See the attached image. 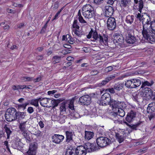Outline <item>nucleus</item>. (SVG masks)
Here are the masks:
<instances>
[{
    "label": "nucleus",
    "mask_w": 155,
    "mask_h": 155,
    "mask_svg": "<svg viewBox=\"0 0 155 155\" xmlns=\"http://www.w3.org/2000/svg\"><path fill=\"white\" fill-rule=\"evenodd\" d=\"M66 108L65 104L63 103L60 107V111L61 112H65L66 111Z\"/></svg>",
    "instance_id": "obj_43"
},
{
    "label": "nucleus",
    "mask_w": 155,
    "mask_h": 155,
    "mask_svg": "<svg viewBox=\"0 0 155 155\" xmlns=\"http://www.w3.org/2000/svg\"><path fill=\"white\" fill-rule=\"evenodd\" d=\"M40 100L39 98L37 99H33L31 100H29L28 102L30 104L37 107L39 105L38 102Z\"/></svg>",
    "instance_id": "obj_22"
},
{
    "label": "nucleus",
    "mask_w": 155,
    "mask_h": 155,
    "mask_svg": "<svg viewBox=\"0 0 155 155\" xmlns=\"http://www.w3.org/2000/svg\"><path fill=\"white\" fill-rule=\"evenodd\" d=\"M21 85L17 86L13 85L12 86V88L13 90H16L21 89Z\"/></svg>",
    "instance_id": "obj_47"
},
{
    "label": "nucleus",
    "mask_w": 155,
    "mask_h": 155,
    "mask_svg": "<svg viewBox=\"0 0 155 155\" xmlns=\"http://www.w3.org/2000/svg\"><path fill=\"white\" fill-rule=\"evenodd\" d=\"M143 3L142 1H140L139 6V11L140 12L136 14L137 18L141 21L143 25V27L146 25V26L152 27L153 29L155 30V21H151L150 16L148 14L143 13L141 14V10L143 8Z\"/></svg>",
    "instance_id": "obj_2"
},
{
    "label": "nucleus",
    "mask_w": 155,
    "mask_h": 155,
    "mask_svg": "<svg viewBox=\"0 0 155 155\" xmlns=\"http://www.w3.org/2000/svg\"><path fill=\"white\" fill-rule=\"evenodd\" d=\"M105 91L106 92L108 91L111 93H114L115 92L114 89L113 88L107 89Z\"/></svg>",
    "instance_id": "obj_52"
},
{
    "label": "nucleus",
    "mask_w": 155,
    "mask_h": 155,
    "mask_svg": "<svg viewBox=\"0 0 155 155\" xmlns=\"http://www.w3.org/2000/svg\"><path fill=\"white\" fill-rule=\"evenodd\" d=\"M21 133L24 137L25 138H28L29 137L28 132L27 130H21Z\"/></svg>",
    "instance_id": "obj_36"
},
{
    "label": "nucleus",
    "mask_w": 155,
    "mask_h": 155,
    "mask_svg": "<svg viewBox=\"0 0 155 155\" xmlns=\"http://www.w3.org/2000/svg\"><path fill=\"white\" fill-rule=\"evenodd\" d=\"M115 78V75H111L109 77H107L103 81L100 85V86L104 85L106 84L109 81L111 80L114 79Z\"/></svg>",
    "instance_id": "obj_21"
},
{
    "label": "nucleus",
    "mask_w": 155,
    "mask_h": 155,
    "mask_svg": "<svg viewBox=\"0 0 155 155\" xmlns=\"http://www.w3.org/2000/svg\"><path fill=\"white\" fill-rule=\"evenodd\" d=\"M67 154H68V155H77V154H76L75 150H71L69 152L68 151Z\"/></svg>",
    "instance_id": "obj_46"
},
{
    "label": "nucleus",
    "mask_w": 155,
    "mask_h": 155,
    "mask_svg": "<svg viewBox=\"0 0 155 155\" xmlns=\"http://www.w3.org/2000/svg\"><path fill=\"white\" fill-rule=\"evenodd\" d=\"M155 104L154 103H152L151 104H149L148 107H147V112H150V110H151V111L152 110V108L153 106L152 105L153 104Z\"/></svg>",
    "instance_id": "obj_45"
},
{
    "label": "nucleus",
    "mask_w": 155,
    "mask_h": 155,
    "mask_svg": "<svg viewBox=\"0 0 155 155\" xmlns=\"http://www.w3.org/2000/svg\"><path fill=\"white\" fill-rule=\"evenodd\" d=\"M41 76H39L38 78H37L36 79H35L33 78V81L34 82H39L41 79Z\"/></svg>",
    "instance_id": "obj_54"
},
{
    "label": "nucleus",
    "mask_w": 155,
    "mask_h": 155,
    "mask_svg": "<svg viewBox=\"0 0 155 155\" xmlns=\"http://www.w3.org/2000/svg\"><path fill=\"white\" fill-rule=\"evenodd\" d=\"M115 1V0H108L107 3L108 4L111 5L114 3V1Z\"/></svg>",
    "instance_id": "obj_61"
},
{
    "label": "nucleus",
    "mask_w": 155,
    "mask_h": 155,
    "mask_svg": "<svg viewBox=\"0 0 155 155\" xmlns=\"http://www.w3.org/2000/svg\"><path fill=\"white\" fill-rule=\"evenodd\" d=\"M33 78L29 77H25L23 78L22 80L25 81H33Z\"/></svg>",
    "instance_id": "obj_48"
},
{
    "label": "nucleus",
    "mask_w": 155,
    "mask_h": 155,
    "mask_svg": "<svg viewBox=\"0 0 155 155\" xmlns=\"http://www.w3.org/2000/svg\"><path fill=\"white\" fill-rule=\"evenodd\" d=\"M87 37L88 38H92L95 40H96L98 38H99V41L102 45H106L108 40L107 37L105 35L103 36L100 35L99 37L97 32L92 30L89 32L88 35L87 36Z\"/></svg>",
    "instance_id": "obj_5"
},
{
    "label": "nucleus",
    "mask_w": 155,
    "mask_h": 155,
    "mask_svg": "<svg viewBox=\"0 0 155 155\" xmlns=\"http://www.w3.org/2000/svg\"><path fill=\"white\" fill-rule=\"evenodd\" d=\"M134 16L132 15H128L126 18V21L127 24H131L134 20Z\"/></svg>",
    "instance_id": "obj_25"
},
{
    "label": "nucleus",
    "mask_w": 155,
    "mask_h": 155,
    "mask_svg": "<svg viewBox=\"0 0 155 155\" xmlns=\"http://www.w3.org/2000/svg\"><path fill=\"white\" fill-rule=\"evenodd\" d=\"M4 128L5 130V131L7 134V138H9L10 135L12 133V131L10 130L9 128L8 127L7 125H5L4 127Z\"/></svg>",
    "instance_id": "obj_35"
},
{
    "label": "nucleus",
    "mask_w": 155,
    "mask_h": 155,
    "mask_svg": "<svg viewBox=\"0 0 155 155\" xmlns=\"http://www.w3.org/2000/svg\"><path fill=\"white\" fill-rule=\"evenodd\" d=\"M68 107L70 110H69L70 112H71V113H74L75 111L74 109V102L73 100H72L70 101Z\"/></svg>",
    "instance_id": "obj_29"
},
{
    "label": "nucleus",
    "mask_w": 155,
    "mask_h": 155,
    "mask_svg": "<svg viewBox=\"0 0 155 155\" xmlns=\"http://www.w3.org/2000/svg\"><path fill=\"white\" fill-rule=\"evenodd\" d=\"M4 137V133L2 130H0V138Z\"/></svg>",
    "instance_id": "obj_62"
},
{
    "label": "nucleus",
    "mask_w": 155,
    "mask_h": 155,
    "mask_svg": "<svg viewBox=\"0 0 155 155\" xmlns=\"http://www.w3.org/2000/svg\"><path fill=\"white\" fill-rule=\"evenodd\" d=\"M77 30L76 29L74 31V33L77 36H79L80 35V32Z\"/></svg>",
    "instance_id": "obj_59"
},
{
    "label": "nucleus",
    "mask_w": 155,
    "mask_h": 155,
    "mask_svg": "<svg viewBox=\"0 0 155 155\" xmlns=\"http://www.w3.org/2000/svg\"><path fill=\"white\" fill-rule=\"evenodd\" d=\"M78 21L77 19L74 20L73 24V27L75 28V29H78L79 28V27L78 25Z\"/></svg>",
    "instance_id": "obj_38"
},
{
    "label": "nucleus",
    "mask_w": 155,
    "mask_h": 155,
    "mask_svg": "<svg viewBox=\"0 0 155 155\" xmlns=\"http://www.w3.org/2000/svg\"><path fill=\"white\" fill-rule=\"evenodd\" d=\"M115 136L116 139H117L118 141L119 142V143H121L123 141L124 137L123 136L121 135H120L119 133H116Z\"/></svg>",
    "instance_id": "obj_30"
},
{
    "label": "nucleus",
    "mask_w": 155,
    "mask_h": 155,
    "mask_svg": "<svg viewBox=\"0 0 155 155\" xmlns=\"http://www.w3.org/2000/svg\"><path fill=\"white\" fill-rule=\"evenodd\" d=\"M40 99L39 100L40 104L42 106L44 107H49V104L51 101V99L49 98H39Z\"/></svg>",
    "instance_id": "obj_14"
},
{
    "label": "nucleus",
    "mask_w": 155,
    "mask_h": 155,
    "mask_svg": "<svg viewBox=\"0 0 155 155\" xmlns=\"http://www.w3.org/2000/svg\"><path fill=\"white\" fill-rule=\"evenodd\" d=\"M133 79L127 80L125 83V86L128 88H134Z\"/></svg>",
    "instance_id": "obj_23"
},
{
    "label": "nucleus",
    "mask_w": 155,
    "mask_h": 155,
    "mask_svg": "<svg viewBox=\"0 0 155 155\" xmlns=\"http://www.w3.org/2000/svg\"><path fill=\"white\" fill-rule=\"evenodd\" d=\"M74 133L72 131H67L66 132L67 141L69 142L72 139V137Z\"/></svg>",
    "instance_id": "obj_26"
},
{
    "label": "nucleus",
    "mask_w": 155,
    "mask_h": 155,
    "mask_svg": "<svg viewBox=\"0 0 155 155\" xmlns=\"http://www.w3.org/2000/svg\"><path fill=\"white\" fill-rule=\"evenodd\" d=\"M112 39L116 45L122 47L124 43V38L122 35L118 33L114 34L113 36Z\"/></svg>",
    "instance_id": "obj_7"
},
{
    "label": "nucleus",
    "mask_w": 155,
    "mask_h": 155,
    "mask_svg": "<svg viewBox=\"0 0 155 155\" xmlns=\"http://www.w3.org/2000/svg\"><path fill=\"white\" fill-rule=\"evenodd\" d=\"M27 111L29 113L31 114L34 112V110L32 107H29L28 108Z\"/></svg>",
    "instance_id": "obj_53"
},
{
    "label": "nucleus",
    "mask_w": 155,
    "mask_h": 155,
    "mask_svg": "<svg viewBox=\"0 0 155 155\" xmlns=\"http://www.w3.org/2000/svg\"><path fill=\"white\" fill-rule=\"evenodd\" d=\"M104 0H94V3L97 5H99L103 2Z\"/></svg>",
    "instance_id": "obj_49"
},
{
    "label": "nucleus",
    "mask_w": 155,
    "mask_h": 155,
    "mask_svg": "<svg viewBox=\"0 0 155 155\" xmlns=\"http://www.w3.org/2000/svg\"><path fill=\"white\" fill-rule=\"evenodd\" d=\"M60 59L61 57L58 56H54L53 58V63L54 64H55L59 62L60 60Z\"/></svg>",
    "instance_id": "obj_42"
},
{
    "label": "nucleus",
    "mask_w": 155,
    "mask_h": 155,
    "mask_svg": "<svg viewBox=\"0 0 155 155\" xmlns=\"http://www.w3.org/2000/svg\"><path fill=\"white\" fill-rule=\"evenodd\" d=\"M82 12L84 17L89 19L93 18L95 16V12L93 7L90 4H86L82 8Z\"/></svg>",
    "instance_id": "obj_4"
},
{
    "label": "nucleus",
    "mask_w": 155,
    "mask_h": 155,
    "mask_svg": "<svg viewBox=\"0 0 155 155\" xmlns=\"http://www.w3.org/2000/svg\"><path fill=\"white\" fill-rule=\"evenodd\" d=\"M105 16L107 17L110 16L113 14L114 9L111 6H106L105 7Z\"/></svg>",
    "instance_id": "obj_15"
},
{
    "label": "nucleus",
    "mask_w": 155,
    "mask_h": 155,
    "mask_svg": "<svg viewBox=\"0 0 155 155\" xmlns=\"http://www.w3.org/2000/svg\"><path fill=\"white\" fill-rule=\"evenodd\" d=\"M84 147H85L86 152H89L94 151L95 149L94 144L91 143H86Z\"/></svg>",
    "instance_id": "obj_16"
},
{
    "label": "nucleus",
    "mask_w": 155,
    "mask_h": 155,
    "mask_svg": "<svg viewBox=\"0 0 155 155\" xmlns=\"http://www.w3.org/2000/svg\"><path fill=\"white\" fill-rule=\"evenodd\" d=\"M136 115L135 112L131 111L130 112L128 113L127 115L126 118L127 121L129 123L131 122L133 120V118L135 117Z\"/></svg>",
    "instance_id": "obj_17"
},
{
    "label": "nucleus",
    "mask_w": 155,
    "mask_h": 155,
    "mask_svg": "<svg viewBox=\"0 0 155 155\" xmlns=\"http://www.w3.org/2000/svg\"><path fill=\"white\" fill-rule=\"evenodd\" d=\"M38 124L41 128H43L44 127V124H43V122L41 120L38 123Z\"/></svg>",
    "instance_id": "obj_57"
},
{
    "label": "nucleus",
    "mask_w": 155,
    "mask_h": 155,
    "mask_svg": "<svg viewBox=\"0 0 155 155\" xmlns=\"http://www.w3.org/2000/svg\"><path fill=\"white\" fill-rule=\"evenodd\" d=\"M67 41L69 44H72L75 43V41L74 39L72 38L69 35H67Z\"/></svg>",
    "instance_id": "obj_31"
},
{
    "label": "nucleus",
    "mask_w": 155,
    "mask_h": 155,
    "mask_svg": "<svg viewBox=\"0 0 155 155\" xmlns=\"http://www.w3.org/2000/svg\"><path fill=\"white\" fill-rule=\"evenodd\" d=\"M10 28V26L8 25H6L3 27V28L5 30H8Z\"/></svg>",
    "instance_id": "obj_64"
},
{
    "label": "nucleus",
    "mask_w": 155,
    "mask_h": 155,
    "mask_svg": "<svg viewBox=\"0 0 155 155\" xmlns=\"http://www.w3.org/2000/svg\"><path fill=\"white\" fill-rule=\"evenodd\" d=\"M117 107L120 108H124L126 107L125 103L124 102H117Z\"/></svg>",
    "instance_id": "obj_40"
},
{
    "label": "nucleus",
    "mask_w": 155,
    "mask_h": 155,
    "mask_svg": "<svg viewBox=\"0 0 155 155\" xmlns=\"http://www.w3.org/2000/svg\"><path fill=\"white\" fill-rule=\"evenodd\" d=\"M43 56L42 55L38 56L36 57V59L38 60H42L43 59Z\"/></svg>",
    "instance_id": "obj_60"
},
{
    "label": "nucleus",
    "mask_w": 155,
    "mask_h": 155,
    "mask_svg": "<svg viewBox=\"0 0 155 155\" xmlns=\"http://www.w3.org/2000/svg\"><path fill=\"white\" fill-rule=\"evenodd\" d=\"M113 67H115L116 66L113 65V66H110L106 68L105 71L107 72L111 71L113 70Z\"/></svg>",
    "instance_id": "obj_50"
},
{
    "label": "nucleus",
    "mask_w": 155,
    "mask_h": 155,
    "mask_svg": "<svg viewBox=\"0 0 155 155\" xmlns=\"http://www.w3.org/2000/svg\"><path fill=\"white\" fill-rule=\"evenodd\" d=\"M24 25L23 23H21L18 25V27L19 28H21L23 27Z\"/></svg>",
    "instance_id": "obj_63"
},
{
    "label": "nucleus",
    "mask_w": 155,
    "mask_h": 155,
    "mask_svg": "<svg viewBox=\"0 0 155 155\" xmlns=\"http://www.w3.org/2000/svg\"><path fill=\"white\" fill-rule=\"evenodd\" d=\"M27 121L21 122L19 125V128L20 130H26V127L27 125Z\"/></svg>",
    "instance_id": "obj_27"
},
{
    "label": "nucleus",
    "mask_w": 155,
    "mask_h": 155,
    "mask_svg": "<svg viewBox=\"0 0 155 155\" xmlns=\"http://www.w3.org/2000/svg\"><path fill=\"white\" fill-rule=\"evenodd\" d=\"M34 134L37 137H41L42 135V132L38 130L35 131Z\"/></svg>",
    "instance_id": "obj_44"
},
{
    "label": "nucleus",
    "mask_w": 155,
    "mask_h": 155,
    "mask_svg": "<svg viewBox=\"0 0 155 155\" xmlns=\"http://www.w3.org/2000/svg\"><path fill=\"white\" fill-rule=\"evenodd\" d=\"M52 141L57 144L59 143L62 142L64 139V137L59 134H54L52 137Z\"/></svg>",
    "instance_id": "obj_11"
},
{
    "label": "nucleus",
    "mask_w": 155,
    "mask_h": 155,
    "mask_svg": "<svg viewBox=\"0 0 155 155\" xmlns=\"http://www.w3.org/2000/svg\"><path fill=\"white\" fill-rule=\"evenodd\" d=\"M17 116V119L20 118H24L25 116V114L23 112H17V114H16Z\"/></svg>",
    "instance_id": "obj_33"
},
{
    "label": "nucleus",
    "mask_w": 155,
    "mask_h": 155,
    "mask_svg": "<svg viewBox=\"0 0 155 155\" xmlns=\"http://www.w3.org/2000/svg\"><path fill=\"white\" fill-rule=\"evenodd\" d=\"M21 89H24V88H28V89H31L30 87H31V86H26L25 85H21Z\"/></svg>",
    "instance_id": "obj_55"
},
{
    "label": "nucleus",
    "mask_w": 155,
    "mask_h": 155,
    "mask_svg": "<svg viewBox=\"0 0 155 155\" xmlns=\"http://www.w3.org/2000/svg\"><path fill=\"white\" fill-rule=\"evenodd\" d=\"M107 27L109 30H112L114 29L116 27L115 19L112 17L109 18L107 21Z\"/></svg>",
    "instance_id": "obj_9"
},
{
    "label": "nucleus",
    "mask_w": 155,
    "mask_h": 155,
    "mask_svg": "<svg viewBox=\"0 0 155 155\" xmlns=\"http://www.w3.org/2000/svg\"><path fill=\"white\" fill-rule=\"evenodd\" d=\"M131 0H121V3L122 5L126 6L129 5Z\"/></svg>",
    "instance_id": "obj_37"
},
{
    "label": "nucleus",
    "mask_w": 155,
    "mask_h": 155,
    "mask_svg": "<svg viewBox=\"0 0 155 155\" xmlns=\"http://www.w3.org/2000/svg\"><path fill=\"white\" fill-rule=\"evenodd\" d=\"M94 136V133L91 131H85L84 138L86 140H89Z\"/></svg>",
    "instance_id": "obj_20"
},
{
    "label": "nucleus",
    "mask_w": 155,
    "mask_h": 155,
    "mask_svg": "<svg viewBox=\"0 0 155 155\" xmlns=\"http://www.w3.org/2000/svg\"><path fill=\"white\" fill-rule=\"evenodd\" d=\"M123 87V84L121 83H118L115 84L114 86V88L116 90L120 91Z\"/></svg>",
    "instance_id": "obj_34"
},
{
    "label": "nucleus",
    "mask_w": 155,
    "mask_h": 155,
    "mask_svg": "<svg viewBox=\"0 0 155 155\" xmlns=\"http://www.w3.org/2000/svg\"><path fill=\"white\" fill-rule=\"evenodd\" d=\"M153 83V81H151L150 82L147 81H145L142 83V87L145 86H150L152 85Z\"/></svg>",
    "instance_id": "obj_39"
},
{
    "label": "nucleus",
    "mask_w": 155,
    "mask_h": 155,
    "mask_svg": "<svg viewBox=\"0 0 155 155\" xmlns=\"http://www.w3.org/2000/svg\"><path fill=\"white\" fill-rule=\"evenodd\" d=\"M75 150L76 154L77 155H85L86 153L85 147L82 146L78 147Z\"/></svg>",
    "instance_id": "obj_13"
},
{
    "label": "nucleus",
    "mask_w": 155,
    "mask_h": 155,
    "mask_svg": "<svg viewBox=\"0 0 155 155\" xmlns=\"http://www.w3.org/2000/svg\"><path fill=\"white\" fill-rule=\"evenodd\" d=\"M151 27L145 26L143 27L142 34L144 38L150 41L154 42L155 40V30Z\"/></svg>",
    "instance_id": "obj_3"
},
{
    "label": "nucleus",
    "mask_w": 155,
    "mask_h": 155,
    "mask_svg": "<svg viewBox=\"0 0 155 155\" xmlns=\"http://www.w3.org/2000/svg\"><path fill=\"white\" fill-rule=\"evenodd\" d=\"M101 103L103 106L109 104L111 109L117 115L123 117L125 115V112L122 109L117 107V101L113 99L111 100L108 93L106 92L103 94L101 98Z\"/></svg>",
    "instance_id": "obj_1"
},
{
    "label": "nucleus",
    "mask_w": 155,
    "mask_h": 155,
    "mask_svg": "<svg viewBox=\"0 0 155 155\" xmlns=\"http://www.w3.org/2000/svg\"><path fill=\"white\" fill-rule=\"evenodd\" d=\"M6 113H7V114L8 113L9 114H11L12 115L16 116V114H17V110L15 108L11 107L7 109Z\"/></svg>",
    "instance_id": "obj_24"
},
{
    "label": "nucleus",
    "mask_w": 155,
    "mask_h": 155,
    "mask_svg": "<svg viewBox=\"0 0 155 155\" xmlns=\"http://www.w3.org/2000/svg\"><path fill=\"white\" fill-rule=\"evenodd\" d=\"M111 118L116 124H120L122 122V121L118 118V115L114 112L112 114Z\"/></svg>",
    "instance_id": "obj_18"
},
{
    "label": "nucleus",
    "mask_w": 155,
    "mask_h": 155,
    "mask_svg": "<svg viewBox=\"0 0 155 155\" xmlns=\"http://www.w3.org/2000/svg\"><path fill=\"white\" fill-rule=\"evenodd\" d=\"M79 102L82 104L88 105L91 102V98L88 95H85L80 98Z\"/></svg>",
    "instance_id": "obj_10"
},
{
    "label": "nucleus",
    "mask_w": 155,
    "mask_h": 155,
    "mask_svg": "<svg viewBox=\"0 0 155 155\" xmlns=\"http://www.w3.org/2000/svg\"><path fill=\"white\" fill-rule=\"evenodd\" d=\"M5 118L7 121H12L17 119V116L12 115L8 113H5Z\"/></svg>",
    "instance_id": "obj_19"
},
{
    "label": "nucleus",
    "mask_w": 155,
    "mask_h": 155,
    "mask_svg": "<svg viewBox=\"0 0 155 155\" xmlns=\"http://www.w3.org/2000/svg\"><path fill=\"white\" fill-rule=\"evenodd\" d=\"M133 84H134V87L136 88L140 85L141 84L140 81L138 79H133Z\"/></svg>",
    "instance_id": "obj_28"
},
{
    "label": "nucleus",
    "mask_w": 155,
    "mask_h": 155,
    "mask_svg": "<svg viewBox=\"0 0 155 155\" xmlns=\"http://www.w3.org/2000/svg\"><path fill=\"white\" fill-rule=\"evenodd\" d=\"M143 96L147 99L152 98L155 100V93H153V91L149 87H145L143 89Z\"/></svg>",
    "instance_id": "obj_8"
},
{
    "label": "nucleus",
    "mask_w": 155,
    "mask_h": 155,
    "mask_svg": "<svg viewBox=\"0 0 155 155\" xmlns=\"http://www.w3.org/2000/svg\"><path fill=\"white\" fill-rule=\"evenodd\" d=\"M82 51L85 52H87L89 51V48L86 47H84L82 48Z\"/></svg>",
    "instance_id": "obj_56"
},
{
    "label": "nucleus",
    "mask_w": 155,
    "mask_h": 155,
    "mask_svg": "<svg viewBox=\"0 0 155 155\" xmlns=\"http://www.w3.org/2000/svg\"><path fill=\"white\" fill-rule=\"evenodd\" d=\"M58 104L55 100H52L51 99V101L49 104V107L51 106L56 107L57 106Z\"/></svg>",
    "instance_id": "obj_41"
},
{
    "label": "nucleus",
    "mask_w": 155,
    "mask_h": 155,
    "mask_svg": "<svg viewBox=\"0 0 155 155\" xmlns=\"http://www.w3.org/2000/svg\"><path fill=\"white\" fill-rule=\"evenodd\" d=\"M129 31L128 30V34L126 35V42L130 44H133L135 43L136 41V37L134 35H133L129 34Z\"/></svg>",
    "instance_id": "obj_12"
},
{
    "label": "nucleus",
    "mask_w": 155,
    "mask_h": 155,
    "mask_svg": "<svg viewBox=\"0 0 155 155\" xmlns=\"http://www.w3.org/2000/svg\"><path fill=\"white\" fill-rule=\"evenodd\" d=\"M97 145L100 147H106L111 143L110 140L107 137H101L96 139Z\"/></svg>",
    "instance_id": "obj_6"
},
{
    "label": "nucleus",
    "mask_w": 155,
    "mask_h": 155,
    "mask_svg": "<svg viewBox=\"0 0 155 155\" xmlns=\"http://www.w3.org/2000/svg\"><path fill=\"white\" fill-rule=\"evenodd\" d=\"M98 71L96 70H94L91 71V74L92 75H95L98 73Z\"/></svg>",
    "instance_id": "obj_58"
},
{
    "label": "nucleus",
    "mask_w": 155,
    "mask_h": 155,
    "mask_svg": "<svg viewBox=\"0 0 155 155\" xmlns=\"http://www.w3.org/2000/svg\"><path fill=\"white\" fill-rule=\"evenodd\" d=\"M78 19L80 22L82 23H87L86 21L84 20L83 17L81 16L80 10H79L78 12Z\"/></svg>",
    "instance_id": "obj_32"
},
{
    "label": "nucleus",
    "mask_w": 155,
    "mask_h": 155,
    "mask_svg": "<svg viewBox=\"0 0 155 155\" xmlns=\"http://www.w3.org/2000/svg\"><path fill=\"white\" fill-rule=\"evenodd\" d=\"M57 91L55 90H53L52 91H48L47 94L48 95H52L56 93L57 92Z\"/></svg>",
    "instance_id": "obj_51"
}]
</instances>
